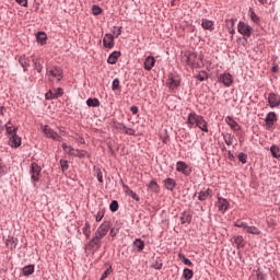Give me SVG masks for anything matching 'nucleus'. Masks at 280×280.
<instances>
[{"label":"nucleus","mask_w":280,"mask_h":280,"mask_svg":"<svg viewBox=\"0 0 280 280\" xmlns=\"http://www.w3.org/2000/svg\"><path fill=\"white\" fill-rule=\"evenodd\" d=\"M42 172H43V168L40 167V165H38V163L33 162L31 164L30 174H31V180L34 187H36V183L40 180Z\"/></svg>","instance_id":"4"},{"label":"nucleus","mask_w":280,"mask_h":280,"mask_svg":"<svg viewBox=\"0 0 280 280\" xmlns=\"http://www.w3.org/2000/svg\"><path fill=\"white\" fill-rule=\"evenodd\" d=\"M182 62L188 67H200V57L196 52H185L182 56Z\"/></svg>","instance_id":"3"},{"label":"nucleus","mask_w":280,"mask_h":280,"mask_svg":"<svg viewBox=\"0 0 280 280\" xmlns=\"http://www.w3.org/2000/svg\"><path fill=\"white\" fill-rule=\"evenodd\" d=\"M97 179H98L100 183H104L102 173H98V174H97Z\"/></svg>","instance_id":"59"},{"label":"nucleus","mask_w":280,"mask_h":280,"mask_svg":"<svg viewBox=\"0 0 280 280\" xmlns=\"http://www.w3.org/2000/svg\"><path fill=\"white\" fill-rule=\"evenodd\" d=\"M37 40L42 45H45V42L47 40V35L45 33H38Z\"/></svg>","instance_id":"39"},{"label":"nucleus","mask_w":280,"mask_h":280,"mask_svg":"<svg viewBox=\"0 0 280 280\" xmlns=\"http://www.w3.org/2000/svg\"><path fill=\"white\" fill-rule=\"evenodd\" d=\"M191 213L189 212H183L182 217H180V223L182 224H191Z\"/></svg>","instance_id":"23"},{"label":"nucleus","mask_w":280,"mask_h":280,"mask_svg":"<svg viewBox=\"0 0 280 280\" xmlns=\"http://www.w3.org/2000/svg\"><path fill=\"white\" fill-rule=\"evenodd\" d=\"M225 143H226V145H233V138L231 136H228L225 138Z\"/></svg>","instance_id":"53"},{"label":"nucleus","mask_w":280,"mask_h":280,"mask_svg":"<svg viewBox=\"0 0 280 280\" xmlns=\"http://www.w3.org/2000/svg\"><path fill=\"white\" fill-rule=\"evenodd\" d=\"M19 5H23V8H27V0H15Z\"/></svg>","instance_id":"54"},{"label":"nucleus","mask_w":280,"mask_h":280,"mask_svg":"<svg viewBox=\"0 0 280 280\" xmlns=\"http://www.w3.org/2000/svg\"><path fill=\"white\" fill-rule=\"evenodd\" d=\"M154 65H156V59L153 56H149L144 60V69L145 71H152Z\"/></svg>","instance_id":"15"},{"label":"nucleus","mask_w":280,"mask_h":280,"mask_svg":"<svg viewBox=\"0 0 280 280\" xmlns=\"http://www.w3.org/2000/svg\"><path fill=\"white\" fill-rule=\"evenodd\" d=\"M119 56H121L120 51L112 52L107 59L108 65H117V60H119Z\"/></svg>","instance_id":"19"},{"label":"nucleus","mask_w":280,"mask_h":280,"mask_svg":"<svg viewBox=\"0 0 280 280\" xmlns=\"http://www.w3.org/2000/svg\"><path fill=\"white\" fill-rule=\"evenodd\" d=\"M122 131L125 132V135H135V131L128 127H124Z\"/></svg>","instance_id":"50"},{"label":"nucleus","mask_w":280,"mask_h":280,"mask_svg":"<svg viewBox=\"0 0 280 280\" xmlns=\"http://www.w3.org/2000/svg\"><path fill=\"white\" fill-rule=\"evenodd\" d=\"M86 105L90 106L91 108H97V106H100V100H97V98H88Z\"/></svg>","instance_id":"31"},{"label":"nucleus","mask_w":280,"mask_h":280,"mask_svg":"<svg viewBox=\"0 0 280 280\" xmlns=\"http://www.w3.org/2000/svg\"><path fill=\"white\" fill-rule=\"evenodd\" d=\"M268 103L271 108H277L280 105V97L275 93H269Z\"/></svg>","instance_id":"13"},{"label":"nucleus","mask_w":280,"mask_h":280,"mask_svg":"<svg viewBox=\"0 0 280 280\" xmlns=\"http://www.w3.org/2000/svg\"><path fill=\"white\" fill-rule=\"evenodd\" d=\"M183 264H185V266H194L191 260H189L188 258L184 259Z\"/></svg>","instance_id":"58"},{"label":"nucleus","mask_w":280,"mask_h":280,"mask_svg":"<svg viewBox=\"0 0 280 280\" xmlns=\"http://www.w3.org/2000/svg\"><path fill=\"white\" fill-rule=\"evenodd\" d=\"M9 145H11V148H20L21 137H19L16 133L11 136L9 139Z\"/></svg>","instance_id":"17"},{"label":"nucleus","mask_w":280,"mask_h":280,"mask_svg":"<svg viewBox=\"0 0 280 280\" xmlns=\"http://www.w3.org/2000/svg\"><path fill=\"white\" fill-rule=\"evenodd\" d=\"M8 174V168L0 164V176H5Z\"/></svg>","instance_id":"48"},{"label":"nucleus","mask_w":280,"mask_h":280,"mask_svg":"<svg viewBox=\"0 0 280 280\" xmlns=\"http://www.w3.org/2000/svg\"><path fill=\"white\" fill-rule=\"evenodd\" d=\"M61 171L67 172L69 170V162L66 160H60Z\"/></svg>","instance_id":"42"},{"label":"nucleus","mask_w":280,"mask_h":280,"mask_svg":"<svg viewBox=\"0 0 280 280\" xmlns=\"http://www.w3.org/2000/svg\"><path fill=\"white\" fill-rule=\"evenodd\" d=\"M235 226H237L238 229H244V231H246L248 229V223H246L242 220H237L235 222Z\"/></svg>","instance_id":"37"},{"label":"nucleus","mask_w":280,"mask_h":280,"mask_svg":"<svg viewBox=\"0 0 280 280\" xmlns=\"http://www.w3.org/2000/svg\"><path fill=\"white\" fill-rule=\"evenodd\" d=\"M201 27H203V30H208L209 32H213V30H215L213 26V21L207 19L201 21Z\"/></svg>","instance_id":"20"},{"label":"nucleus","mask_w":280,"mask_h":280,"mask_svg":"<svg viewBox=\"0 0 280 280\" xmlns=\"http://www.w3.org/2000/svg\"><path fill=\"white\" fill-rule=\"evenodd\" d=\"M226 124L232 128V130H237V121H235L233 118H231L230 116H228L225 118Z\"/></svg>","instance_id":"32"},{"label":"nucleus","mask_w":280,"mask_h":280,"mask_svg":"<svg viewBox=\"0 0 280 280\" xmlns=\"http://www.w3.org/2000/svg\"><path fill=\"white\" fill-rule=\"evenodd\" d=\"M246 233H249L250 235H261V230L257 226H249L247 225V230H245Z\"/></svg>","instance_id":"28"},{"label":"nucleus","mask_w":280,"mask_h":280,"mask_svg":"<svg viewBox=\"0 0 280 280\" xmlns=\"http://www.w3.org/2000/svg\"><path fill=\"white\" fill-rule=\"evenodd\" d=\"M270 152L273 156V159H280V148L277 147L276 144L271 145Z\"/></svg>","instance_id":"30"},{"label":"nucleus","mask_w":280,"mask_h":280,"mask_svg":"<svg viewBox=\"0 0 280 280\" xmlns=\"http://www.w3.org/2000/svg\"><path fill=\"white\" fill-rule=\"evenodd\" d=\"M46 100H56V96H54V92L49 91L46 93Z\"/></svg>","instance_id":"52"},{"label":"nucleus","mask_w":280,"mask_h":280,"mask_svg":"<svg viewBox=\"0 0 280 280\" xmlns=\"http://www.w3.org/2000/svg\"><path fill=\"white\" fill-rule=\"evenodd\" d=\"M265 121H266L267 128H272V126H275V124H277V121H278L277 113H275V112L268 113L265 118Z\"/></svg>","instance_id":"9"},{"label":"nucleus","mask_w":280,"mask_h":280,"mask_svg":"<svg viewBox=\"0 0 280 280\" xmlns=\"http://www.w3.org/2000/svg\"><path fill=\"white\" fill-rule=\"evenodd\" d=\"M12 121H8L4 126L7 133L10 135V137H14V135H16V132H19V127L12 128L11 127Z\"/></svg>","instance_id":"22"},{"label":"nucleus","mask_w":280,"mask_h":280,"mask_svg":"<svg viewBox=\"0 0 280 280\" xmlns=\"http://www.w3.org/2000/svg\"><path fill=\"white\" fill-rule=\"evenodd\" d=\"M235 21H236V20H233V19L226 20V27H228L229 30H232L233 27H235Z\"/></svg>","instance_id":"46"},{"label":"nucleus","mask_w":280,"mask_h":280,"mask_svg":"<svg viewBox=\"0 0 280 280\" xmlns=\"http://www.w3.org/2000/svg\"><path fill=\"white\" fill-rule=\"evenodd\" d=\"M110 231V221L103 222L96 230L95 235L91 240L90 244L91 246H102V240L108 235V232Z\"/></svg>","instance_id":"1"},{"label":"nucleus","mask_w":280,"mask_h":280,"mask_svg":"<svg viewBox=\"0 0 280 280\" xmlns=\"http://www.w3.org/2000/svg\"><path fill=\"white\" fill-rule=\"evenodd\" d=\"M211 194H213V190H211L210 188H208L207 190H201L198 195V200L203 202V200H207V198H209Z\"/></svg>","instance_id":"21"},{"label":"nucleus","mask_w":280,"mask_h":280,"mask_svg":"<svg viewBox=\"0 0 280 280\" xmlns=\"http://www.w3.org/2000/svg\"><path fill=\"white\" fill-rule=\"evenodd\" d=\"M198 119H200V115H198L196 113H190L187 118L188 128H192V127L197 126Z\"/></svg>","instance_id":"12"},{"label":"nucleus","mask_w":280,"mask_h":280,"mask_svg":"<svg viewBox=\"0 0 280 280\" xmlns=\"http://www.w3.org/2000/svg\"><path fill=\"white\" fill-rule=\"evenodd\" d=\"M196 126H197V128L201 129L202 132H209V127H208L207 120L205 119L203 116L199 117Z\"/></svg>","instance_id":"16"},{"label":"nucleus","mask_w":280,"mask_h":280,"mask_svg":"<svg viewBox=\"0 0 280 280\" xmlns=\"http://www.w3.org/2000/svg\"><path fill=\"white\" fill-rule=\"evenodd\" d=\"M234 243L240 247V246H244V237L243 236H236L234 238Z\"/></svg>","instance_id":"43"},{"label":"nucleus","mask_w":280,"mask_h":280,"mask_svg":"<svg viewBox=\"0 0 280 280\" xmlns=\"http://www.w3.org/2000/svg\"><path fill=\"white\" fill-rule=\"evenodd\" d=\"M46 75L52 84L60 82L62 80V68L58 66H50L46 68Z\"/></svg>","instance_id":"2"},{"label":"nucleus","mask_w":280,"mask_h":280,"mask_svg":"<svg viewBox=\"0 0 280 280\" xmlns=\"http://www.w3.org/2000/svg\"><path fill=\"white\" fill-rule=\"evenodd\" d=\"M166 86L172 91H174V89H178V86H180V79L174 74H170Z\"/></svg>","instance_id":"8"},{"label":"nucleus","mask_w":280,"mask_h":280,"mask_svg":"<svg viewBox=\"0 0 280 280\" xmlns=\"http://www.w3.org/2000/svg\"><path fill=\"white\" fill-rule=\"evenodd\" d=\"M178 257H179L180 261H185V259H187V258L184 256V254H178Z\"/></svg>","instance_id":"62"},{"label":"nucleus","mask_w":280,"mask_h":280,"mask_svg":"<svg viewBox=\"0 0 280 280\" xmlns=\"http://www.w3.org/2000/svg\"><path fill=\"white\" fill-rule=\"evenodd\" d=\"M61 148H62L63 152H66V154H69L70 156L84 158V153H82V151L75 150V149H73V147L67 145V143H62Z\"/></svg>","instance_id":"7"},{"label":"nucleus","mask_w":280,"mask_h":280,"mask_svg":"<svg viewBox=\"0 0 280 280\" xmlns=\"http://www.w3.org/2000/svg\"><path fill=\"white\" fill-rule=\"evenodd\" d=\"M237 32L242 36H245V38H250L253 36V26L248 25L246 22H238L237 24Z\"/></svg>","instance_id":"5"},{"label":"nucleus","mask_w":280,"mask_h":280,"mask_svg":"<svg viewBox=\"0 0 280 280\" xmlns=\"http://www.w3.org/2000/svg\"><path fill=\"white\" fill-rule=\"evenodd\" d=\"M55 100H58V97H62L65 91L61 88L52 90Z\"/></svg>","instance_id":"36"},{"label":"nucleus","mask_w":280,"mask_h":280,"mask_svg":"<svg viewBox=\"0 0 280 280\" xmlns=\"http://www.w3.org/2000/svg\"><path fill=\"white\" fill-rule=\"evenodd\" d=\"M24 277H30V275H34V265H27L22 269Z\"/></svg>","instance_id":"29"},{"label":"nucleus","mask_w":280,"mask_h":280,"mask_svg":"<svg viewBox=\"0 0 280 280\" xmlns=\"http://www.w3.org/2000/svg\"><path fill=\"white\" fill-rule=\"evenodd\" d=\"M230 203L225 198L219 197L218 198V209L221 211V213H226V210L229 209Z\"/></svg>","instance_id":"14"},{"label":"nucleus","mask_w":280,"mask_h":280,"mask_svg":"<svg viewBox=\"0 0 280 280\" xmlns=\"http://www.w3.org/2000/svg\"><path fill=\"white\" fill-rule=\"evenodd\" d=\"M42 131L48 139H52L54 141H62V137L58 136V132L54 131V129L47 125L42 126Z\"/></svg>","instance_id":"6"},{"label":"nucleus","mask_w":280,"mask_h":280,"mask_svg":"<svg viewBox=\"0 0 280 280\" xmlns=\"http://www.w3.org/2000/svg\"><path fill=\"white\" fill-rule=\"evenodd\" d=\"M164 187L168 191H174V189L176 188V180H174V178H166L164 180Z\"/></svg>","instance_id":"18"},{"label":"nucleus","mask_w":280,"mask_h":280,"mask_svg":"<svg viewBox=\"0 0 280 280\" xmlns=\"http://www.w3.org/2000/svg\"><path fill=\"white\" fill-rule=\"evenodd\" d=\"M219 82L224 84V86H231V84H233V75H231V73L224 72L219 75Z\"/></svg>","instance_id":"10"},{"label":"nucleus","mask_w":280,"mask_h":280,"mask_svg":"<svg viewBox=\"0 0 280 280\" xmlns=\"http://www.w3.org/2000/svg\"><path fill=\"white\" fill-rule=\"evenodd\" d=\"M113 91H117L119 89V79H115L112 84Z\"/></svg>","instance_id":"47"},{"label":"nucleus","mask_w":280,"mask_h":280,"mask_svg":"<svg viewBox=\"0 0 280 280\" xmlns=\"http://www.w3.org/2000/svg\"><path fill=\"white\" fill-rule=\"evenodd\" d=\"M130 112L132 113V115H137V113H139V107L133 105L130 107Z\"/></svg>","instance_id":"57"},{"label":"nucleus","mask_w":280,"mask_h":280,"mask_svg":"<svg viewBox=\"0 0 280 280\" xmlns=\"http://www.w3.org/2000/svg\"><path fill=\"white\" fill-rule=\"evenodd\" d=\"M109 235H110L112 237H115V235H117V233L115 232V229H112V230H110Z\"/></svg>","instance_id":"60"},{"label":"nucleus","mask_w":280,"mask_h":280,"mask_svg":"<svg viewBox=\"0 0 280 280\" xmlns=\"http://www.w3.org/2000/svg\"><path fill=\"white\" fill-rule=\"evenodd\" d=\"M249 16H250V20H252L254 23H259V16H257V14L255 13V11L250 10V11H249Z\"/></svg>","instance_id":"41"},{"label":"nucleus","mask_w":280,"mask_h":280,"mask_svg":"<svg viewBox=\"0 0 280 280\" xmlns=\"http://www.w3.org/2000/svg\"><path fill=\"white\" fill-rule=\"evenodd\" d=\"M229 159H230V161H234L235 160V156L233 155V153H231V151H229Z\"/></svg>","instance_id":"61"},{"label":"nucleus","mask_w":280,"mask_h":280,"mask_svg":"<svg viewBox=\"0 0 280 280\" xmlns=\"http://www.w3.org/2000/svg\"><path fill=\"white\" fill-rule=\"evenodd\" d=\"M33 67L36 69L37 73H43V63L40 58H33Z\"/></svg>","instance_id":"25"},{"label":"nucleus","mask_w":280,"mask_h":280,"mask_svg":"<svg viewBox=\"0 0 280 280\" xmlns=\"http://www.w3.org/2000/svg\"><path fill=\"white\" fill-rule=\"evenodd\" d=\"M230 34H232V36L235 34V27L230 28Z\"/></svg>","instance_id":"64"},{"label":"nucleus","mask_w":280,"mask_h":280,"mask_svg":"<svg viewBox=\"0 0 280 280\" xmlns=\"http://www.w3.org/2000/svg\"><path fill=\"white\" fill-rule=\"evenodd\" d=\"M131 198H133V200H137V202H139L140 198H139V195H137V192H130L129 195Z\"/></svg>","instance_id":"56"},{"label":"nucleus","mask_w":280,"mask_h":280,"mask_svg":"<svg viewBox=\"0 0 280 280\" xmlns=\"http://www.w3.org/2000/svg\"><path fill=\"white\" fill-rule=\"evenodd\" d=\"M187 167H189L185 162L178 161L176 163V170L182 172V174H187Z\"/></svg>","instance_id":"26"},{"label":"nucleus","mask_w":280,"mask_h":280,"mask_svg":"<svg viewBox=\"0 0 280 280\" xmlns=\"http://www.w3.org/2000/svg\"><path fill=\"white\" fill-rule=\"evenodd\" d=\"M103 45L106 49H113L115 47V37L110 34H106L103 38Z\"/></svg>","instance_id":"11"},{"label":"nucleus","mask_w":280,"mask_h":280,"mask_svg":"<svg viewBox=\"0 0 280 280\" xmlns=\"http://www.w3.org/2000/svg\"><path fill=\"white\" fill-rule=\"evenodd\" d=\"M122 187H124L125 194H127V196H130V192H133V190L130 189V187H128V185H124Z\"/></svg>","instance_id":"55"},{"label":"nucleus","mask_w":280,"mask_h":280,"mask_svg":"<svg viewBox=\"0 0 280 280\" xmlns=\"http://www.w3.org/2000/svg\"><path fill=\"white\" fill-rule=\"evenodd\" d=\"M197 78L200 82H205V77L198 75Z\"/></svg>","instance_id":"63"},{"label":"nucleus","mask_w":280,"mask_h":280,"mask_svg":"<svg viewBox=\"0 0 280 280\" xmlns=\"http://www.w3.org/2000/svg\"><path fill=\"white\" fill-rule=\"evenodd\" d=\"M92 14H94V16H100V14H102V8H100L97 5H93L92 7Z\"/></svg>","instance_id":"40"},{"label":"nucleus","mask_w":280,"mask_h":280,"mask_svg":"<svg viewBox=\"0 0 280 280\" xmlns=\"http://www.w3.org/2000/svg\"><path fill=\"white\" fill-rule=\"evenodd\" d=\"M109 209L110 211H113V213L119 211V202H117V200L112 201V203L109 205Z\"/></svg>","instance_id":"38"},{"label":"nucleus","mask_w":280,"mask_h":280,"mask_svg":"<svg viewBox=\"0 0 280 280\" xmlns=\"http://www.w3.org/2000/svg\"><path fill=\"white\" fill-rule=\"evenodd\" d=\"M148 187L154 194H159V184L156 183V180H151Z\"/></svg>","instance_id":"34"},{"label":"nucleus","mask_w":280,"mask_h":280,"mask_svg":"<svg viewBox=\"0 0 280 280\" xmlns=\"http://www.w3.org/2000/svg\"><path fill=\"white\" fill-rule=\"evenodd\" d=\"M133 246L137 248L138 253H141L143 252V248H145V243L141 238H136Z\"/></svg>","instance_id":"24"},{"label":"nucleus","mask_w":280,"mask_h":280,"mask_svg":"<svg viewBox=\"0 0 280 280\" xmlns=\"http://www.w3.org/2000/svg\"><path fill=\"white\" fill-rule=\"evenodd\" d=\"M103 218H104V211H98L96 214V222H102Z\"/></svg>","instance_id":"51"},{"label":"nucleus","mask_w":280,"mask_h":280,"mask_svg":"<svg viewBox=\"0 0 280 280\" xmlns=\"http://www.w3.org/2000/svg\"><path fill=\"white\" fill-rule=\"evenodd\" d=\"M19 62L21 67H23L24 71H27V67H30V59L25 55L20 57Z\"/></svg>","instance_id":"27"},{"label":"nucleus","mask_w":280,"mask_h":280,"mask_svg":"<svg viewBox=\"0 0 280 280\" xmlns=\"http://www.w3.org/2000/svg\"><path fill=\"white\" fill-rule=\"evenodd\" d=\"M113 272V268H108V269H106L104 272H103V275H102V277H101V280H104V279H108V276L110 275Z\"/></svg>","instance_id":"44"},{"label":"nucleus","mask_w":280,"mask_h":280,"mask_svg":"<svg viewBox=\"0 0 280 280\" xmlns=\"http://www.w3.org/2000/svg\"><path fill=\"white\" fill-rule=\"evenodd\" d=\"M246 159H248V155H246L245 153H240V154H238V161H240L241 163H243V165H245Z\"/></svg>","instance_id":"45"},{"label":"nucleus","mask_w":280,"mask_h":280,"mask_svg":"<svg viewBox=\"0 0 280 280\" xmlns=\"http://www.w3.org/2000/svg\"><path fill=\"white\" fill-rule=\"evenodd\" d=\"M83 235H85V237H91V224L89 222L83 226Z\"/></svg>","instance_id":"35"},{"label":"nucleus","mask_w":280,"mask_h":280,"mask_svg":"<svg viewBox=\"0 0 280 280\" xmlns=\"http://www.w3.org/2000/svg\"><path fill=\"white\" fill-rule=\"evenodd\" d=\"M114 34H116V38L121 36V27L114 26Z\"/></svg>","instance_id":"49"},{"label":"nucleus","mask_w":280,"mask_h":280,"mask_svg":"<svg viewBox=\"0 0 280 280\" xmlns=\"http://www.w3.org/2000/svg\"><path fill=\"white\" fill-rule=\"evenodd\" d=\"M183 277L185 280L194 279V270L191 269H184Z\"/></svg>","instance_id":"33"}]
</instances>
